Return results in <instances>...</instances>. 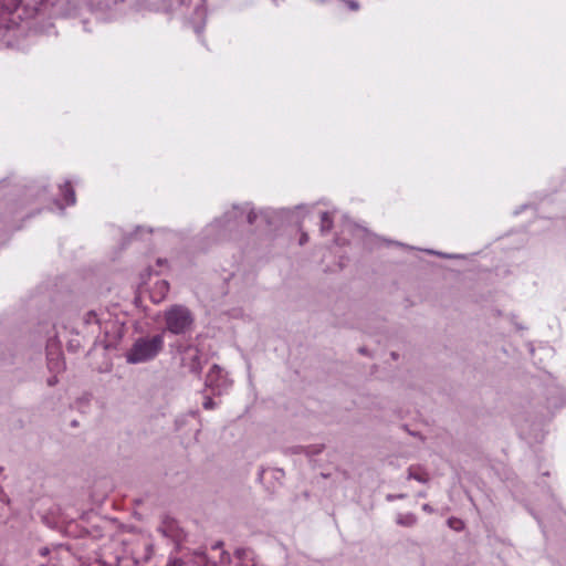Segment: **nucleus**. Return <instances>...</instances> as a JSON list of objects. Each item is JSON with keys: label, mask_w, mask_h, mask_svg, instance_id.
Returning <instances> with one entry per match:
<instances>
[{"label": "nucleus", "mask_w": 566, "mask_h": 566, "mask_svg": "<svg viewBox=\"0 0 566 566\" xmlns=\"http://www.w3.org/2000/svg\"><path fill=\"white\" fill-rule=\"evenodd\" d=\"M169 292V283L165 280L158 281L154 285L153 297L155 302L163 301Z\"/></svg>", "instance_id": "nucleus-4"}, {"label": "nucleus", "mask_w": 566, "mask_h": 566, "mask_svg": "<svg viewBox=\"0 0 566 566\" xmlns=\"http://www.w3.org/2000/svg\"><path fill=\"white\" fill-rule=\"evenodd\" d=\"M65 187L67 188L66 195H65L66 201L69 203H74L75 202V193H74V191L70 188L69 184Z\"/></svg>", "instance_id": "nucleus-9"}, {"label": "nucleus", "mask_w": 566, "mask_h": 566, "mask_svg": "<svg viewBox=\"0 0 566 566\" xmlns=\"http://www.w3.org/2000/svg\"><path fill=\"white\" fill-rule=\"evenodd\" d=\"M167 329L172 334H185L191 329L193 316L184 305H172L165 312Z\"/></svg>", "instance_id": "nucleus-3"}, {"label": "nucleus", "mask_w": 566, "mask_h": 566, "mask_svg": "<svg viewBox=\"0 0 566 566\" xmlns=\"http://www.w3.org/2000/svg\"><path fill=\"white\" fill-rule=\"evenodd\" d=\"M255 218H256V214H255L253 211H250V212L248 213V222H249V223H253V221L255 220Z\"/></svg>", "instance_id": "nucleus-11"}, {"label": "nucleus", "mask_w": 566, "mask_h": 566, "mask_svg": "<svg viewBox=\"0 0 566 566\" xmlns=\"http://www.w3.org/2000/svg\"><path fill=\"white\" fill-rule=\"evenodd\" d=\"M305 241H307V235L303 234L301 238V244H303Z\"/></svg>", "instance_id": "nucleus-14"}, {"label": "nucleus", "mask_w": 566, "mask_h": 566, "mask_svg": "<svg viewBox=\"0 0 566 566\" xmlns=\"http://www.w3.org/2000/svg\"><path fill=\"white\" fill-rule=\"evenodd\" d=\"M220 373H221V368L217 365H213L207 375L208 384L211 385L213 377L218 376Z\"/></svg>", "instance_id": "nucleus-7"}, {"label": "nucleus", "mask_w": 566, "mask_h": 566, "mask_svg": "<svg viewBox=\"0 0 566 566\" xmlns=\"http://www.w3.org/2000/svg\"><path fill=\"white\" fill-rule=\"evenodd\" d=\"M348 4H349V8L352 10H357L358 9V3L357 2L350 1V2H348Z\"/></svg>", "instance_id": "nucleus-13"}, {"label": "nucleus", "mask_w": 566, "mask_h": 566, "mask_svg": "<svg viewBox=\"0 0 566 566\" xmlns=\"http://www.w3.org/2000/svg\"><path fill=\"white\" fill-rule=\"evenodd\" d=\"M184 562L179 558L170 560L166 566H182Z\"/></svg>", "instance_id": "nucleus-10"}, {"label": "nucleus", "mask_w": 566, "mask_h": 566, "mask_svg": "<svg viewBox=\"0 0 566 566\" xmlns=\"http://www.w3.org/2000/svg\"><path fill=\"white\" fill-rule=\"evenodd\" d=\"M333 228V219L328 212H323L321 216V230L322 232H328Z\"/></svg>", "instance_id": "nucleus-5"}, {"label": "nucleus", "mask_w": 566, "mask_h": 566, "mask_svg": "<svg viewBox=\"0 0 566 566\" xmlns=\"http://www.w3.org/2000/svg\"><path fill=\"white\" fill-rule=\"evenodd\" d=\"M417 521V517L413 514L400 515L397 518V523L403 526H412Z\"/></svg>", "instance_id": "nucleus-6"}, {"label": "nucleus", "mask_w": 566, "mask_h": 566, "mask_svg": "<svg viewBox=\"0 0 566 566\" xmlns=\"http://www.w3.org/2000/svg\"><path fill=\"white\" fill-rule=\"evenodd\" d=\"M409 478L415 479V480H417L419 482H422V483H427L428 480H429L428 474H424V473L423 474H418V473H413L411 471L409 472Z\"/></svg>", "instance_id": "nucleus-8"}, {"label": "nucleus", "mask_w": 566, "mask_h": 566, "mask_svg": "<svg viewBox=\"0 0 566 566\" xmlns=\"http://www.w3.org/2000/svg\"><path fill=\"white\" fill-rule=\"evenodd\" d=\"M164 338L156 335L137 339L126 355L128 363L138 364L154 358L163 348Z\"/></svg>", "instance_id": "nucleus-2"}, {"label": "nucleus", "mask_w": 566, "mask_h": 566, "mask_svg": "<svg viewBox=\"0 0 566 566\" xmlns=\"http://www.w3.org/2000/svg\"><path fill=\"white\" fill-rule=\"evenodd\" d=\"M36 7H29L22 0H0V29L18 25L20 21L34 17Z\"/></svg>", "instance_id": "nucleus-1"}, {"label": "nucleus", "mask_w": 566, "mask_h": 566, "mask_svg": "<svg viewBox=\"0 0 566 566\" xmlns=\"http://www.w3.org/2000/svg\"><path fill=\"white\" fill-rule=\"evenodd\" d=\"M212 406H213V402H212V400H211L210 398H208V399L203 402V407H205L206 409H210V408H212Z\"/></svg>", "instance_id": "nucleus-12"}]
</instances>
